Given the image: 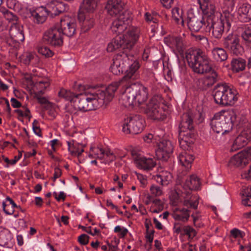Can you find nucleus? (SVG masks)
Instances as JSON below:
<instances>
[{
    "mask_svg": "<svg viewBox=\"0 0 251 251\" xmlns=\"http://www.w3.org/2000/svg\"><path fill=\"white\" fill-rule=\"evenodd\" d=\"M139 67V62L134 61L122 79L108 85L115 88L113 96L120 85L125 87V92L121 96L123 104L125 106L140 104L147 99V88L137 81L139 78L138 72Z\"/></svg>",
    "mask_w": 251,
    "mask_h": 251,
    "instance_id": "obj_1",
    "label": "nucleus"
},
{
    "mask_svg": "<svg viewBox=\"0 0 251 251\" xmlns=\"http://www.w3.org/2000/svg\"><path fill=\"white\" fill-rule=\"evenodd\" d=\"M139 38V35L135 32H129L126 36L115 37L112 41L108 44L107 50L112 52L116 50H123L114 56L110 69L111 72L115 75H119L128 70L130 64L128 57V52L133 48ZM133 62L131 65L133 63Z\"/></svg>",
    "mask_w": 251,
    "mask_h": 251,
    "instance_id": "obj_2",
    "label": "nucleus"
},
{
    "mask_svg": "<svg viewBox=\"0 0 251 251\" xmlns=\"http://www.w3.org/2000/svg\"><path fill=\"white\" fill-rule=\"evenodd\" d=\"M83 89L84 93L78 95V100L75 106L82 112L95 110L103 105H106L113 98L115 87L108 86L104 90L94 87L79 86Z\"/></svg>",
    "mask_w": 251,
    "mask_h": 251,
    "instance_id": "obj_3",
    "label": "nucleus"
},
{
    "mask_svg": "<svg viewBox=\"0 0 251 251\" xmlns=\"http://www.w3.org/2000/svg\"><path fill=\"white\" fill-rule=\"evenodd\" d=\"M186 59L189 66L193 71L199 74H203L211 72L210 75L206 76L205 79L209 87L212 86L218 80V74L212 70L209 64L208 57L201 50H193L186 52Z\"/></svg>",
    "mask_w": 251,
    "mask_h": 251,
    "instance_id": "obj_4",
    "label": "nucleus"
},
{
    "mask_svg": "<svg viewBox=\"0 0 251 251\" xmlns=\"http://www.w3.org/2000/svg\"><path fill=\"white\" fill-rule=\"evenodd\" d=\"M212 93L214 101L219 105H232L237 100L236 92L226 83H218L215 86Z\"/></svg>",
    "mask_w": 251,
    "mask_h": 251,
    "instance_id": "obj_5",
    "label": "nucleus"
},
{
    "mask_svg": "<svg viewBox=\"0 0 251 251\" xmlns=\"http://www.w3.org/2000/svg\"><path fill=\"white\" fill-rule=\"evenodd\" d=\"M228 111L217 113L211 119L210 126L212 130L217 133L222 134L228 132L233 127L232 115Z\"/></svg>",
    "mask_w": 251,
    "mask_h": 251,
    "instance_id": "obj_6",
    "label": "nucleus"
},
{
    "mask_svg": "<svg viewBox=\"0 0 251 251\" xmlns=\"http://www.w3.org/2000/svg\"><path fill=\"white\" fill-rule=\"evenodd\" d=\"M232 21V16L228 13L218 19L210 21V25L208 29L209 34L214 39H220L222 38L225 30L228 31L231 26V22Z\"/></svg>",
    "mask_w": 251,
    "mask_h": 251,
    "instance_id": "obj_7",
    "label": "nucleus"
},
{
    "mask_svg": "<svg viewBox=\"0 0 251 251\" xmlns=\"http://www.w3.org/2000/svg\"><path fill=\"white\" fill-rule=\"evenodd\" d=\"M122 0H108L105 9L111 16H117L116 19L123 22L127 25L132 19L131 13L123 8Z\"/></svg>",
    "mask_w": 251,
    "mask_h": 251,
    "instance_id": "obj_8",
    "label": "nucleus"
},
{
    "mask_svg": "<svg viewBox=\"0 0 251 251\" xmlns=\"http://www.w3.org/2000/svg\"><path fill=\"white\" fill-rule=\"evenodd\" d=\"M200 186V179L195 175L190 176L185 181L184 188L188 189V191H186L185 194V200L183 202V205L188 207L192 208L194 209H197L199 204V198L197 196H191V191L192 190H197Z\"/></svg>",
    "mask_w": 251,
    "mask_h": 251,
    "instance_id": "obj_9",
    "label": "nucleus"
},
{
    "mask_svg": "<svg viewBox=\"0 0 251 251\" xmlns=\"http://www.w3.org/2000/svg\"><path fill=\"white\" fill-rule=\"evenodd\" d=\"M144 123L145 120L141 115H130L124 121L123 131L126 134H139L143 131Z\"/></svg>",
    "mask_w": 251,
    "mask_h": 251,
    "instance_id": "obj_10",
    "label": "nucleus"
},
{
    "mask_svg": "<svg viewBox=\"0 0 251 251\" xmlns=\"http://www.w3.org/2000/svg\"><path fill=\"white\" fill-rule=\"evenodd\" d=\"M223 44L225 48L236 55H241L244 52V49L240 44L239 37L236 34L229 33L223 40Z\"/></svg>",
    "mask_w": 251,
    "mask_h": 251,
    "instance_id": "obj_11",
    "label": "nucleus"
},
{
    "mask_svg": "<svg viewBox=\"0 0 251 251\" xmlns=\"http://www.w3.org/2000/svg\"><path fill=\"white\" fill-rule=\"evenodd\" d=\"M161 97L158 96L153 97L146 105L145 113L151 119L162 120V110L160 108Z\"/></svg>",
    "mask_w": 251,
    "mask_h": 251,
    "instance_id": "obj_12",
    "label": "nucleus"
},
{
    "mask_svg": "<svg viewBox=\"0 0 251 251\" xmlns=\"http://www.w3.org/2000/svg\"><path fill=\"white\" fill-rule=\"evenodd\" d=\"M61 35L68 37L73 36L76 32V23L75 20L66 17L60 20V23L55 25Z\"/></svg>",
    "mask_w": 251,
    "mask_h": 251,
    "instance_id": "obj_13",
    "label": "nucleus"
},
{
    "mask_svg": "<svg viewBox=\"0 0 251 251\" xmlns=\"http://www.w3.org/2000/svg\"><path fill=\"white\" fill-rule=\"evenodd\" d=\"M43 40L45 43L54 47L61 46L63 43L62 36L55 25L45 32Z\"/></svg>",
    "mask_w": 251,
    "mask_h": 251,
    "instance_id": "obj_14",
    "label": "nucleus"
},
{
    "mask_svg": "<svg viewBox=\"0 0 251 251\" xmlns=\"http://www.w3.org/2000/svg\"><path fill=\"white\" fill-rule=\"evenodd\" d=\"M251 160V147H248L246 150L234 155L229 161V165L233 167L243 168Z\"/></svg>",
    "mask_w": 251,
    "mask_h": 251,
    "instance_id": "obj_15",
    "label": "nucleus"
},
{
    "mask_svg": "<svg viewBox=\"0 0 251 251\" xmlns=\"http://www.w3.org/2000/svg\"><path fill=\"white\" fill-rule=\"evenodd\" d=\"M187 19V25L191 32H197L204 25L208 27L207 20L205 21L204 17L199 13H189Z\"/></svg>",
    "mask_w": 251,
    "mask_h": 251,
    "instance_id": "obj_16",
    "label": "nucleus"
},
{
    "mask_svg": "<svg viewBox=\"0 0 251 251\" xmlns=\"http://www.w3.org/2000/svg\"><path fill=\"white\" fill-rule=\"evenodd\" d=\"M69 9L68 5L63 2L57 0H50L47 3L45 7L47 15L51 17L57 16L64 13Z\"/></svg>",
    "mask_w": 251,
    "mask_h": 251,
    "instance_id": "obj_17",
    "label": "nucleus"
},
{
    "mask_svg": "<svg viewBox=\"0 0 251 251\" xmlns=\"http://www.w3.org/2000/svg\"><path fill=\"white\" fill-rule=\"evenodd\" d=\"M173 145L169 140H163L158 144V148L155 151L157 159L166 161L173 153Z\"/></svg>",
    "mask_w": 251,
    "mask_h": 251,
    "instance_id": "obj_18",
    "label": "nucleus"
},
{
    "mask_svg": "<svg viewBox=\"0 0 251 251\" xmlns=\"http://www.w3.org/2000/svg\"><path fill=\"white\" fill-rule=\"evenodd\" d=\"M200 8L205 17H207V26L210 25V21L215 19V6L209 3L208 0H198Z\"/></svg>",
    "mask_w": 251,
    "mask_h": 251,
    "instance_id": "obj_19",
    "label": "nucleus"
},
{
    "mask_svg": "<svg viewBox=\"0 0 251 251\" xmlns=\"http://www.w3.org/2000/svg\"><path fill=\"white\" fill-rule=\"evenodd\" d=\"M196 137V132L193 129H188L184 131H179V142L181 148L186 147L185 145L188 147L193 142V140Z\"/></svg>",
    "mask_w": 251,
    "mask_h": 251,
    "instance_id": "obj_20",
    "label": "nucleus"
},
{
    "mask_svg": "<svg viewBox=\"0 0 251 251\" xmlns=\"http://www.w3.org/2000/svg\"><path fill=\"white\" fill-rule=\"evenodd\" d=\"M251 132L243 131L241 134L235 139L230 149V151L233 152L241 149L247 145L249 139L251 138Z\"/></svg>",
    "mask_w": 251,
    "mask_h": 251,
    "instance_id": "obj_21",
    "label": "nucleus"
},
{
    "mask_svg": "<svg viewBox=\"0 0 251 251\" xmlns=\"http://www.w3.org/2000/svg\"><path fill=\"white\" fill-rule=\"evenodd\" d=\"M127 25L123 22L120 21L117 19L115 20L113 22L111 26V29L113 32L115 33L116 34H118L117 36H126L129 34V32L133 31L137 34L138 35V32L135 31H130L128 32V33L126 35H120L122 33L126 28ZM117 37V36H116Z\"/></svg>",
    "mask_w": 251,
    "mask_h": 251,
    "instance_id": "obj_22",
    "label": "nucleus"
},
{
    "mask_svg": "<svg viewBox=\"0 0 251 251\" xmlns=\"http://www.w3.org/2000/svg\"><path fill=\"white\" fill-rule=\"evenodd\" d=\"M239 19L243 22H248L251 20V5L243 4L238 9Z\"/></svg>",
    "mask_w": 251,
    "mask_h": 251,
    "instance_id": "obj_23",
    "label": "nucleus"
},
{
    "mask_svg": "<svg viewBox=\"0 0 251 251\" xmlns=\"http://www.w3.org/2000/svg\"><path fill=\"white\" fill-rule=\"evenodd\" d=\"M189 212L187 209L176 208L172 215L176 220L186 223L190 217Z\"/></svg>",
    "mask_w": 251,
    "mask_h": 251,
    "instance_id": "obj_24",
    "label": "nucleus"
},
{
    "mask_svg": "<svg viewBox=\"0 0 251 251\" xmlns=\"http://www.w3.org/2000/svg\"><path fill=\"white\" fill-rule=\"evenodd\" d=\"M98 0H83L80 5V13H93L96 10Z\"/></svg>",
    "mask_w": 251,
    "mask_h": 251,
    "instance_id": "obj_25",
    "label": "nucleus"
},
{
    "mask_svg": "<svg viewBox=\"0 0 251 251\" xmlns=\"http://www.w3.org/2000/svg\"><path fill=\"white\" fill-rule=\"evenodd\" d=\"M179 128V131H184V130L188 129H193V120L189 114L185 113L182 115Z\"/></svg>",
    "mask_w": 251,
    "mask_h": 251,
    "instance_id": "obj_26",
    "label": "nucleus"
},
{
    "mask_svg": "<svg viewBox=\"0 0 251 251\" xmlns=\"http://www.w3.org/2000/svg\"><path fill=\"white\" fill-rule=\"evenodd\" d=\"M10 34L12 39L19 43L25 40V36L23 26L18 25L12 28L10 31Z\"/></svg>",
    "mask_w": 251,
    "mask_h": 251,
    "instance_id": "obj_27",
    "label": "nucleus"
},
{
    "mask_svg": "<svg viewBox=\"0 0 251 251\" xmlns=\"http://www.w3.org/2000/svg\"><path fill=\"white\" fill-rule=\"evenodd\" d=\"M213 58L217 62H224L227 59L228 54L223 48H215L212 50Z\"/></svg>",
    "mask_w": 251,
    "mask_h": 251,
    "instance_id": "obj_28",
    "label": "nucleus"
},
{
    "mask_svg": "<svg viewBox=\"0 0 251 251\" xmlns=\"http://www.w3.org/2000/svg\"><path fill=\"white\" fill-rule=\"evenodd\" d=\"M228 112L233 113L232 115L233 126L235 125L238 128H240L248 121L246 116L242 114L237 113L233 110L228 111Z\"/></svg>",
    "mask_w": 251,
    "mask_h": 251,
    "instance_id": "obj_29",
    "label": "nucleus"
},
{
    "mask_svg": "<svg viewBox=\"0 0 251 251\" xmlns=\"http://www.w3.org/2000/svg\"><path fill=\"white\" fill-rule=\"evenodd\" d=\"M246 62L242 58H234L230 62L231 69L234 73H238L245 69Z\"/></svg>",
    "mask_w": 251,
    "mask_h": 251,
    "instance_id": "obj_30",
    "label": "nucleus"
},
{
    "mask_svg": "<svg viewBox=\"0 0 251 251\" xmlns=\"http://www.w3.org/2000/svg\"><path fill=\"white\" fill-rule=\"evenodd\" d=\"M194 157L191 154L184 151L179 155V160L181 165L189 169L191 167V164L194 161Z\"/></svg>",
    "mask_w": 251,
    "mask_h": 251,
    "instance_id": "obj_31",
    "label": "nucleus"
},
{
    "mask_svg": "<svg viewBox=\"0 0 251 251\" xmlns=\"http://www.w3.org/2000/svg\"><path fill=\"white\" fill-rule=\"evenodd\" d=\"M137 161L138 166L144 170L151 169L156 165L155 162L151 158L141 157H139Z\"/></svg>",
    "mask_w": 251,
    "mask_h": 251,
    "instance_id": "obj_32",
    "label": "nucleus"
},
{
    "mask_svg": "<svg viewBox=\"0 0 251 251\" xmlns=\"http://www.w3.org/2000/svg\"><path fill=\"white\" fill-rule=\"evenodd\" d=\"M78 19L79 21L83 20L82 25V29L84 32H87L92 27L95 25V20L93 18H84L83 13L79 12L78 14Z\"/></svg>",
    "mask_w": 251,
    "mask_h": 251,
    "instance_id": "obj_33",
    "label": "nucleus"
},
{
    "mask_svg": "<svg viewBox=\"0 0 251 251\" xmlns=\"http://www.w3.org/2000/svg\"><path fill=\"white\" fill-rule=\"evenodd\" d=\"M241 195L243 197H246L245 199H243V204L246 206H251V187L243 188Z\"/></svg>",
    "mask_w": 251,
    "mask_h": 251,
    "instance_id": "obj_34",
    "label": "nucleus"
},
{
    "mask_svg": "<svg viewBox=\"0 0 251 251\" xmlns=\"http://www.w3.org/2000/svg\"><path fill=\"white\" fill-rule=\"evenodd\" d=\"M58 96L62 97L67 100L70 102L74 101V99L77 98L78 95H75L70 91H68L65 89H61L58 92Z\"/></svg>",
    "mask_w": 251,
    "mask_h": 251,
    "instance_id": "obj_35",
    "label": "nucleus"
},
{
    "mask_svg": "<svg viewBox=\"0 0 251 251\" xmlns=\"http://www.w3.org/2000/svg\"><path fill=\"white\" fill-rule=\"evenodd\" d=\"M30 14L34 22L36 24H42L46 20L47 18L46 16L40 15L35 10L31 11Z\"/></svg>",
    "mask_w": 251,
    "mask_h": 251,
    "instance_id": "obj_36",
    "label": "nucleus"
},
{
    "mask_svg": "<svg viewBox=\"0 0 251 251\" xmlns=\"http://www.w3.org/2000/svg\"><path fill=\"white\" fill-rule=\"evenodd\" d=\"M173 44L175 46L176 50L179 53L183 52L184 46L183 43L182 39L180 37H173L171 39Z\"/></svg>",
    "mask_w": 251,
    "mask_h": 251,
    "instance_id": "obj_37",
    "label": "nucleus"
},
{
    "mask_svg": "<svg viewBox=\"0 0 251 251\" xmlns=\"http://www.w3.org/2000/svg\"><path fill=\"white\" fill-rule=\"evenodd\" d=\"M181 235L182 236L187 235L189 238L193 239L196 236L197 232L191 226H184Z\"/></svg>",
    "mask_w": 251,
    "mask_h": 251,
    "instance_id": "obj_38",
    "label": "nucleus"
},
{
    "mask_svg": "<svg viewBox=\"0 0 251 251\" xmlns=\"http://www.w3.org/2000/svg\"><path fill=\"white\" fill-rule=\"evenodd\" d=\"M11 240V234L10 232L7 233L5 235H4L3 234H1L0 235V245L1 246L8 247Z\"/></svg>",
    "mask_w": 251,
    "mask_h": 251,
    "instance_id": "obj_39",
    "label": "nucleus"
},
{
    "mask_svg": "<svg viewBox=\"0 0 251 251\" xmlns=\"http://www.w3.org/2000/svg\"><path fill=\"white\" fill-rule=\"evenodd\" d=\"M179 8L176 7L172 9V17L175 20V21L178 24L179 22L183 25L184 21L182 17V15L179 13Z\"/></svg>",
    "mask_w": 251,
    "mask_h": 251,
    "instance_id": "obj_40",
    "label": "nucleus"
},
{
    "mask_svg": "<svg viewBox=\"0 0 251 251\" xmlns=\"http://www.w3.org/2000/svg\"><path fill=\"white\" fill-rule=\"evenodd\" d=\"M38 52L46 57H50L53 55V52L47 47H40L38 49Z\"/></svg>",
    "mask_w": 251,
    "mask_h": 251,
    "instance_id": "obj_41",
    "label": "nucleus"
},
{
    "mask_svg": "<svg viewBox=\"0 0 251 251\" xmlns=\"http://www.w3.org/2000/svg\"><path fill=\"white\" fill-rule=\"evenodd\" d=\"M5 18L9 22H12L13 24H15L18 20V17L12 12L6 10L3 13Z\"/></svg>",
    "mask_w": 251,
    "mask_h": 251,
    "instance_id": "obj_42",
    "label": "nucleus"
},
{
    "mask_svg": "<svg viewBox=\"0 0 251 251\" xmlns=\"http://www.w3.org/2000/svg\"><path fill=\"white\" fill-rule=\"evenodd\" d=\"M194 32H191V35L193 39L197 42H200L201 44H207L208 39L203 35L195 34Z\"/></svg>",
    "mask_w": 251,
    "mask_h": 251,
    "instance_id": "obj_43",
    "label": "nucleus"
},
{
    "mask_svg": "<svg viewBox=\"0 0 251 251\" xmlns=\"http://www.w3.org/2000/svg\"><path fill=\"white\" fill-rule=\"evenodd\" d=\"M204 78L199 79L196 82L198 88L202 91L206 90L209 88Z\"/></svg>",
    "mask_w": 251,
    "mask_h": 251,
    "instance_id": "obj_44",
    "label": "nucleus"
},
{
    "mask_svg": "<svg viewBox=\"0 0 251 251\" xmlns=\"http://www.w3.org/2000/svg\"><path fill=\"white\" fill-rule=\"evenodd\" d=\"M2 208L4 213L7 215H12L14 213V210L12 209V207L10 204H8L6 201L2 202Z\"/></svg>",
    "mask_w": 251,
    "mask_h": 251,
    "instance_id": "obj_45",
    "label": "nucleus"
},
{
    "mask_svg": "<svg viewBox=\"0 0 251 251\" xmlns=\"http://www.w3.org/2000/svg\"><path fill=\"white\" fill-rule=\"evenodd\" d=\"M105 156L107 157H110V158L109 159H104V161H103V163L105 164L109 163L112 161H113L115 159L116 157L113 153V152H111L109 150L105 151Z\"/></svg>",
    "mask_w": 251,
    "mask_h": 251,
    "instance_id": "obj_46",
    "label": "nucleus"
},
{
    "mask_svg": "<svg viewBox=\"0 0 251 251\" xmlns=\"http://www.w3.org/2000/svg\"><path fill=\"white\" fill-rule=\"evenodd\" d=\"M150 191L151 194L155 196H159L162 194L161 189L157 186L152 185L150 188Z\"/></svg>",
    "mask_w": 251,
    "mask_h": 251,
    "instance_id": "obj_47",
    "label": "nucleus"
},
{
    "mask_svg": "<svg viewBox=\"0 0 251 251\" xmlns=\"http://www.w3.org/2000/svg\"><path fill=\"white\" fill-rule=\"evenodd\" d=\"M89 237L85 234H82L78 237V241L83 245H86L89 243Z\"/></svg>",
    "mask_w": 251,
    "mask_h": 251,
    "instance_id": "obj_48",
    "label": "nucleus"
},
{
    "mask_svg": "<svg viewBox=\"0 0 251 251\" xmlns=\"http://www.w3.org/2000/svg\"><path fill=\"white\" fill-rule=\"evenodd\" d=\"M38 121L34 120L32 123V128L34 132L40 137L42 136L41 130L39 126H38Z\"/></svg>",
    "mask_w": 251,
    "mask_h": 251,
    "instance_id": "obj_49",
    "label": "nucleus"
},
{
    "mask_svg": "<svg viewBox=\"0 0 251 251\" xmlns=\"http://www.w3.org/2000/svg\"><path fill=\"white\" fill-rule=\"evenodd\" d=\"M154 177L155 181L162 185H167L168 184V182L163 179V174L157 175Z\"/></svg>",
    "mask_w": 251,
    "mask_h": 251,
    "instance_id": "obj_50",
    "label": "nucleus"
},
{
    "mask_svg": "<svg viewBox=\"0 0 251 251\" xmlns=\"http://www.w3.org/2000/svg\"><path fill=\"white\" fill-rule=\"evenodd\" d=\"M231 235L234 238H238L239 237L243 238L244 233L237 228H233L230 231Z\"/></svg>",
    "mask_w": 251,
    "mask_h": 251,
    "instance_id": "obj_51",
    "label": "nucleus"
},
{
    "mask_svg": "<svg viewBox=\"0 0 251 251\" xmlns=\"http://www.w3.org/2000/svg\"><path fill=\"white\" fill-rule=\"evenodd\" d=\"M37 84L39 89L45 90L50 86V82L48 79H45L44 80L39 81Z\"/></svg>",
    "mask_w": 251,
    "mask_h": 251,
    "instance_id": "obj_52",
    "label": "nucleus"
},
{
    "mask_svg": "<svg viewBox=\"0 0 251 251\" xmlns=\"http://www.w3.org/2000/svg\"><path fill=\"white\" fill-rule=\"evenodd\" d=\"M34 57V55L31 53H26L25 55L23 56V63L25 65H29Z\"/></svg>",
    "mask_w": 251,
    "mask_h": 251,
    "instance_id": "obj_53",
    "label": "nucleus"
},
{
    "mask_svg": "<svg viewBox=\"0 0 251 251\" xmlns=\"http://www.w3.org/2000/svg\"><path fill=\"white\" fill-rule=\"evenodd\" d=\"M183 225H182L179 222H175L174 226V232L177 234H181Z\"/></svg>",
    "mask_w": 251,
    "mask_h": 251,
    "instance_id": "obj_54",
    "label": "nucleus"
},
{
    "mask_svg": "<svg viewBox=\"0 0 251 251\" xmlns=\"http://www.w3.org/2000/svg\"><path fill=\"white\" fill-rule=\"evenodd\" d=\"M11 105L14 108H19L22 106L21 103L14 98H11Z\"/></svg>",
    "mask_w": 251,
    "mask_h": 251,
    "instance_id": "obj_55",
    "label": "nucleus"
},
{
    "mask_svg": "<svg viewBox=\"0 0 251 251\" xmlns=\"http://www.w3.org/2000/svg\"><path fill=\"white\" fill-rule=\"evenodd\" d=\"M251 36V30H245L241 34V37L245 41Z\"/></svg>",
    "mask_w": 251,
    "mask_h": 251,
    "instance_id": "obj_56",
    "label": "nucleus"
},
{
    "mask_svg": "<svg viewBox=\"0 0 251 251\" xmlns=\"http://www.w3.org/2000/svg\"><path fill=\"white\" fill-rule=\"evenodd\" d=\"M100 150H103L101 148H100L99 147L96 148L94 147H91L90 148V151L93 152V153L95 155V157L99 155V152H100Z\"/></svg>",
    "mask_w": 251,
    "mask_h": 251,
    "instance_id": "obj_57",
    "label": "nucleus"
},
{
    "mask_svg": "<svg viewBox=\"0 0 251 251\" xmlns=\"http://www.w3.org/2000/svg\"><path fill=\"white\" fill-rule=\"evenodd\" d=\"M172 199H173V204L176 205L178 201V194L176 192H174L172 193Z\"/></svg>",
    "mask_w": 251,
    "mask_h": 251,
    "instance_id": "obj_58",
    "label": "nucleus"
},
{
    "mask_svg": "<svg viewBox=\"0 0 251 251\" xmlns=\"http://www.w3.org/2000/svg\"><path fill=\"white\" fill-rule=\"evenodd\" d=\"M228 8L232 10L235 5V0H225Z\"/></svg>",
    "mask_w": 251,
    "mask_h": 251,
    "instance_id": "obj_59",
    "label": "nucleus"
},
{
    "mask_svg": "<svg viewBox=\"0 0 251 251\" xmlns=\"http://www.w3.org/2000/svg\"><path fill=\"white\" fill-rule=\"evenodd\" d=\"M156 15V13L153 14L152 15L149 12H146L145 14V19L147 22H151V20H153V15Z\"/></svg>",
    "mask_w": 251,
    "mask_h": 251,
    "instance_id": "obj_60",
    "label": "nucleus"
},
{
    "mask_svg": "<svg viewBox=\"0 0 251 251\" xmlns=\"http://www.w3.org/2000/svg\"><path fill=\"white\" fill-rule=\"evenodd\" d=\"M163 5L167 8L171 7V4L173 3L174 0H161Z\"/></svg>",
    "mask_w": 251,
    "mask_h": 251,
    "instance_id": "obj_61",
    "label": "nucleus"
},
{
    "mask_svg": "<svg viewBox=\"0 0 251 251\" xmlns=\"http://www.w3.org/2000/svg\"><path fill=\"white\" fill-rule=\"evenodd\" d=\"M152 203L158 207H159L160 206L164 207V203L162 202L160 199H153L152 200Z\"/></svg>",
    "mask_w": 251,
    "mask_h": 251,
    "instance_id": "obj_62",
    "label": "nucleus"
},
{
    "mask_svg": "<svg viewBox=\"0 0 251 251\" xmlns=\"http://www.w3.org/2000/svg\"><path fill=\"white\" fill-rule=\"evenodd\" d=\"M38 102L41 104H46L49 103V101L45 97H41L36 95V98Z\"/></svg>",
    "mask_w": 251,
    "mask_h": 251,
    "instance_id": "obj_63",
    "label": "nucleus"
},
{
    "mask_svg": "<svg viewBox=\"0 0 251 251\" xmlns=\"http://www.w3.org/2000/svg\"><path fill=\"white\" fill-rule=\"evenodd\" d=\"M242 176L243 177L247 179V180H251V165L250 169L248 171V172L244 173Z\"/></svg>",
    "mask_w": 251,
    "mask_h": 251,
    "instance_id": "obj_64",
    "label": "nucleus"
}]
</instances>
